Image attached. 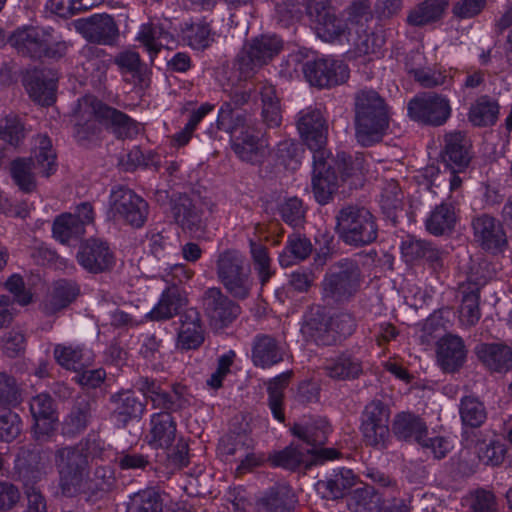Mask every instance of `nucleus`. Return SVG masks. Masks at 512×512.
<instances>
[{
	"label": "nucleus",
	"instance_id": "1",
	"mask_svg": "<svg viewBox=\"0 0 512 512\" xmlns=\"http://www.w3.org/2000/svg\"><path fill=\"white\" fill-rule=\"evenodd\" d=\"M355 136L369 147L380 142L389 128L390 109L386 100L372 88H361L353 96Z\"/></svg>",
	"mask_w": 512,
	"mask_h": 512
},
{
	"label": "nucleus",
	"instance_id": "2",
	"mask_svg": "<svg viewBox=\"0 0 512 512\" xmlns=\"http://www.w3.org/2000/svg\"><path fill=\"white\" fill-rule=\"evenodd\" d=\"M99 447L97 441L84 438L74 445L60 446L54 451V465L58 473V486L65 497L81 495L91 470L90 457Z\"/></svg>",
	"mask_w": 512,
	"mask_h": 512
},
{
	"label": "nucleus",
	"instance_id": "3",
	"mask_svg": "<svg viewBox=\"0 0 512 512\" xmlns=\"http://www.w3.org/2000/svg\"><path fill=\"white\" fill-rule=\"evenodd\" d=\"M33 154L29 158H17L10 165L14 183L25 193L35 190L36 173L48 178L57 170L56 154L48 136L41 134L36 136Z\"/></svg>",
	"mask_w": 512,
	"mask_h": 512
},
{
	"label": "nucleus",
	"instance_id": "4",
	"mask_svg": "<svg viewBox=\"0 0 512 512\" xmlns=\"http://www.w3.org/2000/svg\"><path fill=\"white\" fill-rule=\"evenodd\" d=\"M335 232L348 246L361 248L374 243L378 238L377 218L366 207L347 204L335 215Z\"/></svg>",
	"mask_w": 512,
	"mask_h": 512
},
{
	"label": "nucleus",
	"instance_id": "5",
	"mask_svg": "<svg viewBox=\"0 0 512 512\" xmlns=\"http://www.w3.org/2000/svg\"><path fill=\"white\" fill-rule=\"evenodd\" d=\"M363 281V271L357 259H340L328 268L323 278V300L328 304L348 303L358 294Z\"/></svg>",
	"mask_w": 512,
	"mask_h": 512
},
{
	"label": "nucleus",
	"instance_id": "6",
	"mask_svg": "<svg viewBox=\"0 0 512 512\" xmlns=\"http://www.w3.org/2000/svg\"><path fill=\"white\" fill-rule=\"evenodd\" d=\"M216 275L227 294L236 300L251 296L255 282L246 257L237 249H225L217 256Z\"/></svg>",
	"mask_w": 512,
	"mask_h": 512
},
{
	"label": "nucleus",
	"instance_id": "7",
	"mask_svg": "<svg viewBox=\"0 0 512 512\" xmlns=\"http://www.w3.org/2000/svg\"><path fill=\"white\" fill-rule=\"evenodd\" d=\"M283 42L277 36H260L247 43L238 54L234 67L239 81H247L268 64L282 49Z\"/></svg>",
	"mask_w": 512,
	"mask_h": 512
},
{
	"label": "nucleus",
	"instance_id": "8",
	"mask_svg": "<svg viewBox=\"0 0 512 512\" xmlns=\"http://www.w3.org/2000/svg\"><path fill=\"white\" fill-rule=\"evenodd\" d=\"M148 211V203L133 190L124 186H116L111 190L109 214L115 221L140 228L147 220Z\"/></svg>",
	"mask_w": 512,
	"mask_h": 512
},
{
	"label": "nucleus",
	"instance_id": "9",
	"mask_svg": "<svg viewBox=\"0 0 512 512\" xmlns=\"http://www.w3.org/2000/svg\"><path fill=\"white\" fill-rule=\"evenodd\" d=\"M390 408L381 400L369 402L361 415L360 430L366 445L385 449L390 440Z\"/></svg>",
	"mask_w": 512,
	"mask_h": 512
},
{
	"label": "nucleus",
	"instance_id": "10",
	"mask_svg": "<svg viewBox=\"0 0 512 512\" xmlns=\"http://www.w3.org/2000/svg\"><path fill=\"white\" fill-rule=\"evenodd\" d=\"M409 117L429 126H441L451 116L450 101L437 93H421L412 98L407 106Z\"/></svg>",
	"mask_w": 512,
	"mask_h": 512
},
{
	"label": "nucleus",
	"instance_id": "11",
	"mask_svg": "<svg viewBox=\"0 0 512 512\" xmlns=\"http://www.w3.org/2000/svg\"><path fill=\"white\" fill-rule=\"evenodd\" d=\"M254 90L253 87H241L233 83L223 85V91L227 94L229 100L225 101L219 110L217 119L219 130L233 131L248 125V121H251L250 117L239 110L249 103Z\"/></svg>",
	"mask_w": 512,
	"mask_h": 512
},
{
	"label": "nucleus",
	"instance_id": "12",
	"mask_svg": "<svg viewBox=\"0 0 512 512\" xmlns=\"http://www.w3.org/2000/svg\"><path fill=\"white\" fill-rule=\"evenodd\" d=\"M329 432L330 426L324 418L311 419L305 423H294L291 427V433L309 447L306 452L314 456L316 463L339 457L338 450L322 447L327 441Z\"/></svg>",
	"mask_w": 512,
	"mask_h": 512
},
{
	"label": "nucleus",
	"instance_id": "13",
	"mask_svg": "<svg viewBox=\"0 0 512 512\" xmlns=\"http://www.w3.org/2000/svg\"><path fill=\"white\" fill-rule=\"evenodd\" d=\"M307 14L315 24L317 36L326 42H343L349 32L350 22L338 18L327 0H311Z\"/></svg>",
	"mask_w": 512,
	"mask_h": 512
},
{
	"label": "nucleus",
	"instance_id": "14",
	"mask_svg": "<svg viewBox=\"0 0 512 512\" xmlns=\"http://www.w3.org/2000/svg\"><path fill=\"white\" fill-rule=\"evenodd\" d=\"M296 126L301 139L313 153V157L317 153L330 154L326 149L328 124L321 109L312 106L302 109L297 114Z\"/></svg>",
	"mask_w": 512,
	"mask_h": 512
},
{
	"label": "nucleus",
	"instance_id": "15",
	"mask_svg": "<svg viewBox=\"0 0 512 512\" xmlns=\"http://www.w3.org/2000/svg\"><path fill=\"white\" fill-rule=\"evenodd\" d=\"M99 100L91 95L80 98L73 110V136L81 146L98 140L101 128L98 124Z\"/></svg>",
	"mask_w": 512,
	"mask_h": 512
},
{
	"label": "nucleus",
	"instance_id": "16",
	"mask_svg": "<svg viewBox=\"0 0 512 512\" xmlns=\"http://www.w3.org/2000/svg\"><path fill=\"white\" fill-rule=\"evenodd\" d=\"M229 294L219 287L207 288L201 296V306L210 323L216 327H227L241 313V307Z\"/></svg>",
	"mask_w": 512,
	"mask_h": 512
},
{
	"label": "nucleus",
	"instance_id": "17",
	"mask_svg": "<svg viewBox=\"0 0 512 512\" xmlns=\"http://www.w3.org/2000/svg\"><path fill=\"white\" fill-rule=\"evenodd\" d=\"M76 259L83 269L92 274L110 272L116 265L114 250L102 238L91 237L84 241L79 247Z\"/></svg>",
	"mask_w": 512,
	"mask_h": 512
},
{
	"label": "nucleus",
	"instance_id": "18",
	"mask_svg": "<svg viewBox=\"0 0 512 512\" xmlns=\"http://www.w3.org/2000/svg\"><path fill=\"white\" fill-rule=\"evenodd\" d=\"M302 71L311 85L320 88L342 84L349 77L347 65L332 59L307 61L303 64Z\"/></svg>",
	"mask_w": 512,
	"mask_h": 512
},
{
	"label": "nucleus",
	"instance_id": "19",
	"mask_svg": "<svg viewBox=\"0 0 512 512\" xmlns=\"http://www.w3.org/2000/svg\"><path fill=\"white\" fill-rule=\"evenodd\" d=\"M75 30L88 42L100 45H112L119 37V29L109 14H94L73 22Z\"/></svg>",
	"mask_w": 512,
	"mask_h": 512
},
{
	"label": "nucleus",
	"instance_id": "20",
	"mask_svg": "<svg viewBox=\"0 0 512 512\" xmlns=\"http://www.w3.org/2000/svg\"><path fill=\"white\" fill-rule=\"evenodd\" d=\"M473 235L478 245L493 254L502 252L508 244L503 224L495 217L483 213L472 219Z\"/></svg>",
	"mask_w": 512,
	"mask_h": 512
},
{
	"label": "nucleus",
	"instance_id": "21",
	"mask_svg": "<svg viewBox=\"0 0 512 512\" xmlns=\"http://www.w3.org/2000/svg\"><path fill=\"white\" fill-rule=\"evenodd\" d=\"M481 268V264L478 267H473L467 282L460 286L462 294L460 321L468 327L476 325L481 318L479 307L480 289L488 281V277L484 275L478 276Z\"/></svg>",
	"mask_w": 512,
	"mask_h": 512
},
{
	"label": "nucleus",
	"instance_id": "22",
	"mask_svg": "<svg viewBox=\"0 0 512 512\" xmlns=\"http://www.w3.org/2000/svg\"><path fill=\"white\" fill-rule=\"evenodd\" d=\"M329 155L317 153L313 157V178L312 188L316 201L321 204H327L338 187V175L328 161Z\"/></svg>",
	"mask_w": 512,
	"mask_h": 512
},
{
	"label": "nucleus",
	"instance_id": "23",
	"mask_svg": "<svg viewBox=\"0 0 512 512\" xmlns=\"http://www.w3.org/2000/svg\"><path fill=\"white\" fill-rule=\"evenodd\" d=\"M472 143L461 131L447 133L444 137V149L441 157L452 172H463L470 164Z\"/></svg>",
	"mask_w": 512,
	"mask_h": 512
},
{
	"label": "nucleus",
	"instance_id": "24",
	"mask_svg": "<svg viewBox=\"0 0 512 512\" xmlns=\"http://www.w3.org/2000/svg\"><path fill=\"white\" fill-rule=\"evenodd\" d=\"M253 126L251 121H248L246 127H241L236 130H228L230 133L239 132L234 135L232 141V149L237 157L243 161L253 165L261 164L266 156V144L257 135L253 133Z\"/></svg>",
	"mask_w": 512,
	"mask_h": 512
},
{
	"label": "nucleus",
	"instance_id": "25",
	"mask_svg": "<svg viewBox=\"0 0 512 512\" xmlns=\"http://www.w3.org/2000/svg\"><path fill=\"white\" fill-rule=\"evenodd\" d=\"M176 347L182 351L196 350L204 342L205 331L199 311L188 308L180 314Z\"/></svg>",
	"mask_w": 512,
	"mask_h": 512
},
{
	"label": "nucleus",
	"instance_id": "26",
	"mask_svg": "<svg viewBox=\"0 0 512 512\" xmlns=\"http://www.w3.org/2000/svg\"><path fill=\"white\" fill-rule=\"evenodd\" d=\"M50 35L43 29L25 26L16 29L8 38V43L23 56L40 59L45 54V40Z\"/></svg>",
	"mask_w": 512,
	"mask_h": 512
},
{
	"label": "nucleus",
	"instance_id": "27",
	"mask_svg": "<svg viewBox=\"0 0 512 512\" xmlns=\"http://www.w3.org/2000/svg\"><path fill=\"white\" fill-rule=\"evenodd\" d=\"M57 80V75L52 70L36 69L26 75L25 86L35 102L49 106L55 101Z\"/></svg>",
	"mask_w": 512,
	"mask_h": 512
},
{
	"label": "nucleus",
	"instance_id": "28",
	"mask_svg": "<svg viewBox=\"0 0 512 512\" xmlns=\"http://www.w3.org/2000/svg\"><path fill=\"white\" fill-rule=\"evenodd\" d=\"M112 417L125 427L130 421L140 418L146 410V402L140 400L132 390H121L109 398Z\"/></svg>",
	"mask_w": 512,
	"mask_h": 512
},
{
	"label": "nucleus",
	"instance_id": "29",
	"mask_svg": "<svg viewBox=\"0 0 512 512\" xmlns=\"http://www.w3.org/2000/svg\"><path fill=\"white\" fill-rule=\"evenodd\" d=\"M171 22L168 19H151L142 24L137 39L152 55H156L161 48H169L175 42L170 32Z\"/></svg>",
	"mask_w": 512,
	"mask_h": 512
},
{
	"label": "nucleus",
	"instance_id": "30",
	"mask_svg": "<svg viewBox=\"0 0 512 512\" xmlns=\"http://www.w3.org/2000/svg\"><path fill=\"white\" fill-rule=\"evenodd\" d=\"M467 350L463 340L456 335H446L437 343V361L447 373L458 371L465 363Z\"/></svg>",
	"mask_w": 512,
	"mask_h": 512
},
{
	"label": "nucleus",
	"instance_id": "31",
	"mask_svg": "<svg viewBox=\"0 0 512 512\" xmlns=\"http://www.w3.org/2000/svg\"><path fill=\"white\" fill-rule=\"evenodd\" d=\"M98 120L106 125L119 139L133 138L140 132L139 124L116 108L99 100Z\"/></svg>",
	"mask_w": 512,
	"mask_h": 512
},
{
	"label": "nucleus",
	"instance_id": "32",
	"mask_svg": "<svg viewBox=\"0 0 512 512\" xmlns=\"http://www.w3.org/2000/svg\"><path fill=\"white\" fill-rule=\"evenodd\" d=\"M297 497L287 484H276L257 501L259 512H293Z\"/></svg>",
	"mask_w": 512,
	"mask_h": 512
},
{
	"label": "nucleus",
	"instance_id": "33",
	"mask_svg": "<svg viewBox=\"0 0 512 512\" xmlns=\"http://www.w3.org/2000/svg\"><path fill=\"white\" fill-rule=\"evenodd\" d=\"M187 302L185 292L173 284L163 291L158 303L147 314V318L152 321L169 320L179 314L180 309L186 306Z\"/></svg>",
	"mask_w": 512,
	"mask_h": 512
},
{
	"label": "nucleus",
	"instance_id": "34",
	"mask_svg": "<svg viewBox=\"0 0 512 512\" xmlns=\"http://www.w3.org/2000/svg\"><path fill=\"white\" fill-rule=\"evenodd\" d=\"M177 425L169 412H157L151 416L148 443L156 448L167 449L175 441Z\"/></svg>",
	"mask_w": 512,
	"mask_h": 512
},
{
	"label": "nucleus",
	"instance_id": "35",
	"mask_svg": "<svg viewBox=\"0 0 512 512\" xmlns=\"http://www.w3.org/2000/svg\"><path fill=\"white\" fill-rule=\"evenodd\" d=\"M330 316L320 308L311 310L306 316L301 331L303 335L318 345H333L334 336L330 327Z\"/></svg>",
	"mask_w": 512,
	"mask_h": 512
},
{
	"label": "nucleus",
	"instance_id": "36",
	"mask_svg": "<svg viewBox=\"0 0 512 512\" xmlns=\"http://www.w3.org/2000/svg\"><path fill=\"white\" fill-rule=\"evenodd\" d=\"M30 412L35 421V432L47 435L52 431L53 423L57 420L55 403L47 393H40L30 400Z\"/></svg>",
	"mask_w": 512,
	"mask_h": 512
},
{
	"label": "nucleus",
	"instance_id": "37",
	"mask_svg": "<svg viewBox=\"0 0 512 512\" xmlns=\"http://www.w3.org/2000/svg\"><path fill=\"white\" fill-rule=\"evenodd\" d=\"M171 213L175 222L185 231L197 233L204 228L201 211L187 195L174 200Z\"/></svg>",
	"mask_w": 512,
	"mask_h": 512
},
{
	"label": "nucleus",
	"instance_id": "38",
	"mask_svg": "<svg viewBox=\"0 0 512 512\" xmlns=\"http://www.w3.org/2000/svg\"><path fill=\"white\" fill-rule=\"evenodd\" d=\"M284 351L279 342L272 336L259 334L254 338L252 361L261 368L271 367L283 360Z\"/></svg>",
	"mask_w": 512,
	"mask_h": 512
},
{
	"label": "nucleus",
	"instance_id": "39",
	"mask_svg": "<svg viewBox=\"0 0 512 512\" xmlns=\"http://www.w3.org/2000/svg\"><path fill=\"white\" fill-rule=\"evenodd\" d=\"M479 359L494 372L512 369V349L502 343H483L476 348Z\"/></svg>",
	"mask_w": 512,
	"mask_h": 512
},
{
	"label": "nucleus",
	"instance_id": "40",
	"mask_svg": "<svg viewBox=\"0 0 512 512\" xmlns=\"http://www.w3.org/2000/svg\"><path fill=\"white\" fill-rule=\"evenodd\" d=\"M323 370L325 375L333 380L350 381L357 379L363 373V366L357 357L343 353L327 360Z\"/></svg>",
	"mask_w": 512,
	"mask_h": 512
},
{
	"label": "nucleus",
	"instance_id": "41",
	"mask_svg": "<svg viewBox=\"0 0 512 512\" xmlns=\"http://www.w3.org/2000/svg\"><path fill=\"white\" fill-rule=\"evenodd\" d=\"M354 484L355 476L353 472L342 468L326 477V479L318 480L315 489L322 498L335 500L342 498Z\"/></svg>",
	"mask_w": 512,
	"mask_h": 512
},
{
	"label": "nucleus",
	"instance_id": "42",
	"mask_svg": "<svg viewBox=\"0 0 512 512\" xmlns=\"http://www.w3.org/2000/svg\"><path fill=\"white\" fill-rule=\"evenodd\" d=\"M345 40L353 46L359 56L376 53L384 44V39L381 36L369 32L363 23L352 20Z\"/></svg>",
	"mask_w": 512,
	"mask_h": 512
},
{
	"label": "nucleus",
	"instance_id": "43",
	"mask_svg": "<svg viewBox=\"0 0 512 512\" xmlns=\"http://www.w3.org/2000/svg\"><path fill=\"white\" fill-rule=\"evenodd\" d=\"M392 431L400 440L420 443L427 435V426L419 416L410 412H401L393 419Z\"/></svg>",
	"mask_w": 512,
	"mask_h": 512
},
{
	"label": "nucleus",
	"instance_id": "44",
	"mask_svg": "<svg viewBox=\"0 0 512 512\" xmlns=\"http://www.w3.org/2000/svg\"><path fill=\"white\" fill-rule=\"evenodd\" d=\"M46 459V455L37 446L21 448L16 459V467L23 478L37 480L42 474Z\"/></svg>",
	"mask_w": 512,
	"mask_h": 512
},
{
	"label": "nucleus",
	"instance_id": "45",
	"mask_svg": "<svg viewBox=\"0 0 512 512\" xmlns=\"http://www.w3.org/2000/svg\"><path fill=\"white\" fill-rule=\"evenodd\" d=\"M499 110L497 100L488 95H482L471 105L468 119L477 127L493 126L498 120Z\"/></svg>",
	"mask_w": 512,
	"mask_h": 512
},
{
	"label": "nucleus",
	"instance_id": "46",
	"mask_svg": "<svg viewBox=\"0 0 512 512\" xmlns=\"http://www.w3.org/2000/svg\"><path fill=\"white\" fill-rule=\"evenodd\" d=\"M447 6V0H424L409 11L406 21L415 27L428 25L439 20Z\"/></svg>",
	"mask_w": 512,
	"mask_h": 512
},
{
	"label": "nucleus",
	"instance_id": "47",
	"mask_svg": "<svg viewBox=\"0 0 512 512\" xmlns=\"http://www.w3.org/2000/svg\"><path fill=\"white\" fill-rule=\"evenodd\" d=\"M192 396L186 386L174 384L171 391L163 390L159 397L154 400L153 408L162 410L161 412H179L191 405Z\"/></svg>",
	"mask_w": 512,
	"mask_h": 512
},
{
	"label": "nucleus",
	"instance_id": "48",
	"mask_svg": "<svg viewBox=\"0 0 512 512\" xmlns=\"http://www.w3.org/2000/svg\"><path fill=\"white\" fill-rule=\"evenodd\" d=\"M311 241L304 235L294 233L288 236L285 248L279 255V263L282 267H288L296 261L307 259L312 253Z\"/></svg>",
	"mask_w": 512,
	"mask_h": 512
},
{
	"label": "nucleus",
	"instance_id": "49",
	"mask_svg": "<svg viewBox=\"0 0 512 512\" xmlns=\"http://www.w3.org/2000/svg\"><path fill=\"white\" fill-rule=\"evenodd\" d=\"M381 496L373 486L358 487L348 496L347 507L351 512H378Z\"/></svg>",
	"mask_w": 512,
	"mask_h": 512
},
{
	"label": "nucleus",
	"instance_id": "50",
	"mask_svg": "<svg viewBox=\"0 0 512 512\" xmlns=\"http://www.w3.org/2000/svg\"><path fill=\"white\" fill-rule=\"evenodd\" d=\"M95 401L89 397H79L73 406L70 414L64 421V426L68 433L77 434L85 430L88 426Z\"/></svg>",
	"mask_w": 512,
	"mask_h": 512
},
{
	"label": "nucleus",
	"instance_id": "51",
	"mask_svg": "<svg viewBox=\"0 0 512 512\" xmlns=\"http://www.w3.org/2000/svg\"><path fill=\"white\" fill-rule=\"evenodd\" d=\"M456 214L452 204L436 206L425 221L426 229L433 235H443L454 228Z\"/></svg>",
	"mask_w": 512,
	"mask_h": 512
},
{
	"label": "nucleus",
	"instance_id": "52",
	"mask_svg": "<svg viewBox=\"0 0 512 512\" xmlns=\"http://www.w3.org/2000/svg\"><path fill=\"white\" fill-rule=\"evenodd\" d=\"M78 294V288L73 282L59 280L54 284L50 298L45 302L43 309L47 315L67 307Z\"/></svg>",
	"mask_w": 512,
	"mask_h": 512
},
{
	"label": "nucleus",
	"instance_id": "53",
	"mask_svg": "<svg viewBox=\"0 0 512 512\" xmlns=\"http://www.w3.org/2000/svg\"><path fill=\"white\" fill-rule=\"evenodd\" d=\"M459 414L464 426L479 428L487 419V411L483 402L474 396H465L460 400Z\"/></svg>",
	"mask_w": 512,
	"mask_h": 512
},
{
	"label": "nucleus",
	"instance_id": "54",
	"mask_svg": "<svg viewBox=\"0 0 512 512\" xmlns=\"http://www.w3.org/2000/svg\"><path fill=\"white\" fill-rule=\"evenodd\" d=\"M114 484L113 471L109 467L99 466L94 470L93 476H91V471L87 474V483L85 487L81 488V495L91 497L105 493L110 491Z\"/></svg>",
	"mask_w": 512,
	"mask_h": 512
},
{
	"label": "nucleus",
	"instance_id": "55",
	"mask_svg": "<svg viewBox=\"0 0 512 512\" xmlns=\"http://www.w3.org/2000/svg\"><path fill=\"white\" fill-rule=\"evenodd\" d=\"M403 193L395 180L386 181L380 195L382 212L396 222L397 212L402 210Z\"/></svg>",
	"mask_w": 512,
	"mask_h": 512
},
{
	"label": "nucleus",
	"instance_id": "56",
	"mask_svg": "<svg viewBox=\"0 0 512 512\" xmlns=\"http://www.w3.org/2000/svg\"><path fill=\"white\" fill-rule=\"evenodd\" d=\"M71 213L62 214L54 220L53 236L62 244H68L83 236L86 230L77 222Z\"/></svg>",
	"mask_w": 512,
	"mask_h": 512
},
{
	"label": "nucleus",
	"instance_id": "57",
	"mask_svg": "<svg viewBox=\"0 0 512 512\" xmlns=\"http://www.w3.org/2000/svg\"><path fill=\"white\" fill-rule=\"evenodd\" d=\"M249 247L254 270L258 275L260 283L265 285L274 274L268 248L254 240H250Z\"/></svg>",
	"mask_w": 512,
	"mask_h": 512
},
{
	"label": "nucleus",
	"instance_id": "58",
	"mask_svg": "<svg viewBox=\"0 0 512 512\" xmlns=\"http://www.w3.org/2000/svg\"><path fill=\"white\" fill-rule=\"evenodd\" d=\"M292 372H284L269 382L268 385V404L275 419L283 422L285 419L282 410L283 390L287 387Z\"/></svg>",
	"mask_w": 512,
	"mask_h": 512
},
{
	"label": "nucleus",
	"instance_id": "59",
	"mask_svg": "<svg viewBox=\"0 0 512 512\" xmlns=\"http://www.w3.org/2000/svg\"><path fill=\"white\" fill-rule=\"evenodd\" d=\"M163 503L160 495L152 490L146 489L135 493L129 498L126 512H162Z\"/></svg>",
	"mask_w": 512,
	"mask_h": 512
},
{
	"label": "nucleus",
	"instance_id": "60",
	"mask_svg": "<svg viewBox=\"0 0 512 512\" xmlns=\"http://www.w3.org/2000/svg\"><path fill=\"white\" fill-rule=\"evenodd\" d=\"M462 504L467 512H498V502L495 495L485 489H476L466 495Z\"/></svg>",
	"mask_w": 512,
	"mask_h": 512
},
{
	"label": "nucleus",
	"instance_id": "61",
	"mask_svg": "<svg viewBox=\"0 0 512 512\" xmlns=\"http://www.w3.org/2000/svg\"><path fill=\"white\" fill-rule=\"evenodd\" d=\"M328 161L332 164L336 175L342 181H346L351 177H358L362 174L363 159L361 157L353 158L345 152H340L334 159L329 157Z\"/></svg>",
	"mask_w": 512,
	"mask_h": 512
},
{
	"label": "nucleus",
	"instance_id": "62",
	"mask_svg": "<svg viewBox=\"0 0 512 512\" xmlns=\"http://www.w3.org/2000/svg\"><path fill=\"white\" fill-rule=\"evenodd\" d=\"M184 39L196 50H204L214 41L210 25L203 21L190 24L184 31Z\"/></svg>",
	"mask_w": 512,
	"mask_h": 512
},
{
	"label": "nucleus",
	"instance_id": "63",
	"mask_svg": "<svg viewBox=\"0 0 512 512\" xmlns=\"http://www.w3.org/2000/svg\"><path fill=\"white\" fill-rule=\"evenodd\" d=\"M114 461L121 470L146 471L151 467L149 456L133 449L117 452Z\"/></svg>",
	"mask_w": 512,
	"mask_h": 512
},
{
	"label": "nucleus",
	"instance_id": "64",
	"mask_svg": "<svg viewBox=\"0 0 512 512\" xmlns=\"http://www.w3.org/2000/svg\"><path fill=\"white\" fill-rule=\"evenodd\" d=\"M279 213L282 220L294 228L302 226L305 222L306 210L302 200L297 197L282 202L279 205Z\"/></svg>",
	"mask_w": 512,
	"mask_h": 512
}]
</instances>
